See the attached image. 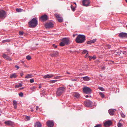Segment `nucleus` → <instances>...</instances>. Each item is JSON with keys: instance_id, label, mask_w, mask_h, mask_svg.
Wrapping results in <instances>:
<instances>
[{"instance_id": "nucleus-6", "label": "nucleus", "mask_w": 127, "mask_h": 127, "mask_svg": "<svg viewBox=\"0 0 127 127\" xmlns=\"http://www.w3.org/2000/svg\"><path fill=\"white\" fill-rule=\"evenodd\" d=\"M90 2L89 0H83L82 1L83 5L86 6H89Z\"/></svg>"}, {"instance_id": "nucleus-61", "label": "nucleus", "mask_w": 127, "mask_h": 127, "mask_svg": "<svg viewBox=\"0 0 127 127\" xmlns=\"http://www.w3.org/2000/svg\"><path fill=\"white\" fill-rule=\"evenodd\" d=\"M67 73L68 74H70V73L68 72H67Z\"/></svg>"}, {"instance_id": "nucleus-24", "label": "nucleus", "mask_w": 127, "mask_h": 127, "mask_svg": "<svg viewBox=\"0 0 127 127\" xmlns=\"http://www.w3.org/2000/svg\"><path fill=\"white\" fill-rule=\"evenodd\" d=\"M22 83H18L17 85H16L15 86V87L16 88H18L22 86Z\"/></svg>"}, {"instance_id": "nucleus-62", "label": "nucleus", "mask_w": 127, "mask_h": 127, "mask_svg": "<svg viewBox=\"0 0 127 127\" xmlns=\"http://www.w3.org/2000/svg\"><path fill=\"white\" fill-rule=\"evenodd\" d=\"M105 69V67H102V69Z\"/></svg>"}, {"instance_id": "nucleus-34", "label": "nucleus", "mask_w": 127, "mask_h": 127, "mask_svg": "<svg viewBox=\"0 0 127 127\" xmlns=\"http://www.w3.org/2000/svg\"><path fill=\"white\" fill-rule=\"evenodd\" d=\"M65 44L64 43V42L62 41L60 43V45L61 46H64Z\"/></svg>"}, {"instance_id": "nucleus-56", "label": "nucleus", "mask_w": 127, "mask_h": 127, "mask_svg": "<svg viewBox=\"0 0 127 127\" xmlns=\"http://www.w3.org/2000/svg\"><path fill=\"white\" fill-rule=\"evenodd\" d=\"M20 75L21 76H22L23 75V73H20Z\"/></svg>"}, {"instance_id": "nucleus-18", "label": "nucleus", "mask_w": 127, "mask_h": 127, "mask_svg": "<svg viewBox=\"0 0 127 127\" xmlns=\"http://www.w3.org/2000/svg\"><path fill=\"white\" fill-rule=\"evenodd\" d=\"M73 96L76 98H78L80 97V95L78 93L74 92L73 93Z\"/></svg>"}, {"instance_id": "nucleus-37", "label": "nucleus", "mask_w": 127, "mask_h": 127, "mask_svg": "<svg viewBox=\"0 0 127 127\" xmlns=\"http://www.w3.org/2000/svg\"><path fill=\"white\" fill-rule=\"evenodd\" d=\"M88 52L86 50H84L82 52V53L83 54H85L86 53Z\"/></svg>"}, {"instance_id": "nucleus-8", "label": "nucleus", "mask_w": 127, "mask_h": 127, "mask_svg": "<svg viewBox=\"0 0 127 127\" xmlns=\"http://www.w3.org/2000/svg\"><path fill=\"white\" fill-rule=\"evenodd\" d=\"M48 127H52L54 125V122L53 121L48 120L46 123Z\"/></svg>"}, {"instance_id": "nucleus-47", "label": "nucleus", "mask_w": 127, "mask_h": 127, "mask_svg": "<svg viewBox=\"0 0 127 127\" xmlns=\"http://www.w3.org/2000/svg\"><path fill=\"white\" fill-rule=\"evenodd\" d=\"M57 81V80H53L51 81V83H54Z\"/></svg>"}, {"instance_id": "nucleus-32", "label": "nucleus", "mask_w": 127, "mask_h": 127, "mask_svg": "<svg viewBox=\"0 0 127 127\" xmlns=\"http://www.w3.org/2000/svg\"><path fill=\"white\" fill-rule=\"evenodd\" d=\"M118 127H122L123 125L120 122L118 123L117 124Z\"/></svg>"}, {"instance_id": "nucleus-1", "label": "nucleus", "mask_w": 127, "mask_h": 127, "mask_svg": "<svg viewBox=\"0 0 127 127\" xmlns=\"http://www.w3.org/2000/svg\"><path fill=\"white\" fill-rule=\"evenodd\" d=\"M85 40V37L83 35H78L75 39L76 42L78 43H81L84 42Z\"/></svg>"}, {"instance_id": "nucleus-49", "label": "nucleus", "mask_w": 127, "mask_h": 127, "mask_svg": "<svg viewBox=\"0 0 127 127\" xmlns=\"http://www.w3.org/2000/svg\"><path fill=\"white\" fill-rule=\"evenodd\" d=\"M89 59L90 61H91V60L92 59V57L91 56H89Z\"/></svg>"}, {"instance_id": "nucleus-7", "label": "nucleus", "mask_w": 127, "mask_h": 127, "mask_svg": "<svg viewBox=\"0 0 127 127\" xmlns=\"http://www.w3.org/2000/svg\"><path fill=\"white\" fill-rule=\"evenodd\" d=\"M48 16L46 14L41 16L40 17V20L42 21H45L47 20Z\"/></svg>"}, {"instance_id": "nucleus-9", "label": "nucleus", "mask_w": 127, "mask_h": 127, "mask_svg": "<svg viewBox=\"0 0 127 127\" xmlns=\"http://www.w3.org/2000/svg\"><path fill=\"white\" fill-rule=\"evenodd\" d=\"M61 40L65 44H69V39L68 38H63Z\"/></svg>"}, {"instance_id": "nucleus-21", "label": "nucleus", "mask_w": 127, "mask_h": 127, "mask_svg": "<svg viewBox=\"0 0 127 127\" xmlns=\"http://www.w3.org/2000/svg\"><path fill=\"white\" fill-rule=\"evenodd\" d=\"M83 80L85 81H88L90 80V78L88 76H86L82 77Z\"/></svg>"}, {"instance_id": "nucleus-28", "label": "nucleus", "mask_w": 127, "mask_h": 127, "mask_svg": "<svg viewBox=\"0 0 127 127\" xmlns=\"http://www.w3.org/2000/svg\"><path fill=\"white\" fill-rule=\"evenodd\" d=\"M16 11L17 12H21L24 11V10L21 8H16Z\"/></svg>"}, {"instance_id": "nucleus-29", "label": "nucleus", "mask_w": 127, "mask_h": 127, "mask_svg": "<svg viewBox=\"0 0 127 127\" xmlns=\"http://www.w3.org/2000/svg\"><path fill=\"white\" fill-rule=\"evenodd\" d=\"M58 21L60 22H62L63 21V19L62 17H60L59 18L57 19Z\"/></svg>"}, {"instance_id": "nucleus-58", "label": "nucleus", "mask_w": 127, "mask_h": 127, "mask_svg": "<svg viewBox=\"0 0 127 127\" xmlns=\"http://www.w3.org/2000/svg\"><path fill=\"white\" fill-rule=\"evenodd\" d=\"M89 96L88 95H86L85 96L87 98L88 97H89Z\"/></svg>"}, {"instance_id": "nucleus-64", "label": "nucleus", "mask_w": 127, "mask_h": 127, "mask_svg": "<svg viewBox=\"0 0 127 127\" xmlns=\"http://www.w3.org/2000/svg\"><path fill=\"white\" fill-rule=\"evenodd\" d=\"M126 2L127 3V0H125Z\"/></svg>"}, {"instance_id": "nucleus-10", "label": "nucleus", "mask_w": 127, "mask_h": 127, "mask_svg": "<svg viewBox=\"0 0 127 127\" xmlns=\"http://www.w3.org/2000/svg\"><path fill=\"white\" fill-rule=\"evenodd\" d=\"M2 57L4 59L8 61H10L12 60V59L10 57L4 54H3Z\"/></svg>"}, {"instance_id": "nucleus-16", "label": "nucleus", "mask_w": 127, "mask_h": 127, "mask_svg": "<svg viewBox=\"0 0 127 127\" xmlns=\"http://www.w3.org/2000/svg\"><path fill=\"white\" fill-rule=\"evenodd\" d=\"M53 76L52 74H47L44 76L43 78L44 79L50 78L52 77Z\"/></svg>"}, {"instance_id": "nucleus-46", "label": "nucleus", "mask_w": 127, "mask_h": 127, "mask_svg": "<svg viewBox=\"0 0 127 127\" xmlns=\"http://www.w3.org/2000/svg\"><path fill=\"white\" fill-rule=\"evenodd\" d=\"M7 51V53H9L10 52V49H6Z\"/></svg>"}, {"instance_id": "nucleus-25", "label": "nucleus", "mask_w": 127, "mask_h": 127, "mask_svg": "<svg viewBox=\"0 0 127 127\" xmlns=\"http://www.w3.org/2000/svg\"><path fill=\"white\" fill-rule=\"evenodd\" d=\"M10 77L11 78H16L17 77V75L15 73H14L10 75Z\"/></svg>"}, {"instance_id": "nucleus-52", "label": "nucleus", "mask_w": 127, "mask_h": 127, "mask_svg": "<svg viewBox=\"0 0 127 127\" xmlns=\"http://www.w3.org/2000/svg\"><path fill=\"white\" fill-rule=\"evenodd\" d=\"M111 46L110 45H108V48L109 49H110L111 48Z\"/></svg>"}, {"instance_id": "nucleus-14", "label": "nucleus", "mask_w": 127, "mask_h": 127, "mask_svg": "<svg viewBox=\"0 0 127 127\" xmlns=\"http://www.w3.org/2000/svg\"><path fill=\"white\" fill-rule=\"evenodd\" d=\"M4 124L8 126L12 125H13V123L12 121L10 120L6 121L4 122Z\"/></svg>"}, {"instance_id": "nucleus-4", "label": "nucleus", "mask_w": 127, "mask_h": 127, "mask_svg": "<svg viewBox=\"0 0 127 127\" xmlns=\"http://www.w3.org/2000/svg\"><path fill=\"white\" fill-rule=\"evenodd\" d=\"M6 12L4 10L0 9V21L4 19L6 17Z\"/></svg>"}, {"instance_id": "nucleus-45", "label": "nucleus", "mask_w": 127, "mask_h": 127, "mask_svg": "<svg viewBox=\"0 0 127 127\" xmlns=\"http://www.w3.org/2000/svg\"><path fill=\"white\" fill-rule=\"evenodd\" d=\"M88 52L87 54H86V55L85 56V58H87V57L88 56Z\"/></svg>"}, {"instance_id": "nucleus-15", "label": "nucleus", "mask_w": 127, "mask_h": 127, "mask_svg": "<svg viewBox=\"0 0 127 127\" xmlns=\"http://www.w3.org/2000/svg\"><path fill=\"white\" fill-rule=\"evenodd\" d=\"M115 110H116L115 109H111L109 110L108 112L111 115H113L114 114V113L115 112Z\"/></svg>"}, {"instance_id": "nucleus-2", "label": "nucleus", "mask_w": 127, "mask_h": 127, "mask_svg": "<svg viewBox=\"0 0 127 127\" xmlns=\"http://www.w3.org/2000/svg\"><path fill=\"white\" fill-rule=\"evenodd\" d=\"M37 18H36L32 19L29 22V27L31 28H34L38 24Z\"/></svg>"}, {"instance_id": "nucleus-13", "label": "nucleus", "mask_w": 127, "mask_h": 127, "mask_svg": "<svg viewBox=\"0 0 127 127\" xmlns=\"http://www.w3.org/2000/svg\"><path fill=\"white\" fill-rule=\"evenodd\" d=\"M54 26L53 24L51 22L46 24L45 27L46 28H51Z\"/></svg>"}, {"instance_id": "nucleus-27", "label": "nucleus", "mask_w": 127, "mask_h": 127, "mask_svg": "<svg viewBox=\"0 0 127 127\" xmlns=\"http://www.w3.org/2000/svg\"><path fill=\"white\" fill-rule=\"evenodd\" d=\"M100 96L102 98H104L105 96L103 92H100L99 93Z\"/></svg>"}, {"instance_id": "nucleus-31", "label": "nucleus", "mask_w": 127, "mask_h": 127, "mask_svg": "<svg viewBox=\"0 0 127 127\" xmlns=\"http://www.w3.org/2000/svg\"><path fill=\"white\" fill-rule=\"evenodd\" d=\"M36 87L35 86H33L32 87L31 89V90L33 92L35 90Z\"/></svg>"}, {"instance_id": "nucleus-60", "label": "nucleus", "mask_w": 127, "mask_h": 127, "mask_svg": "<svg viewBox=\"0 0 127 127\" xmlns=\"http://www.w3.org/2000/svg\"><path fill=\"white\" fill-rule=\"evenodd\" d=\"M31 111L32 112V111H33V109H32V108H31Z\"/></svg>"}, {"instance_id": "nucleus-22", "label": "nucleus", "mask_w": 127, "mask_h": 127, "mask_svg": "<svg viewBox=\"0 0 127 127\" xmlns=\"http://www.w3.org/2000/svg\"><path fill=\"white\" fill-rule=\"evenodd\" d=\"M41 125L39 122H37L34 125L35 127H41Z\"/></svg>"}, {"instance_id": "nucleus-63", "label": "nucleus", "mask_w": 127, "mask_h": 127, "mask_svg": "<svg viewBox=\"0 0 127 127\" xmlns=\"http://www.w3.org/2000/svg\"><path fill=\"white\" fill-rule=\"evenodd\" d=\"M74 4H75V5H76V3H75V2H74Z\"/></svg>"}, {"instance_id": "nucleus-40", "label": "nucleus", "mask_w": 127, "mask_h": 127, "mask_svg": "<svg viewBox=\"0 0 127 127\" xmlns=\"http://www.w3.org/2000/svg\"><path fill=\"white\" fill-rule=\"evenodd\" d=\"M34 80L33 79H31L30 80V82L31 83H32L34 82Z\"/></svg>"}, {"instance_id": "nucleus-44", "label": "nucleus", "mask_w": 127, "mask_h": 127, "mask_svg": "<svg viewBox=\"0 0 127 127\" xmlns=\"http://www.w3.org/2000/svg\"><path fill=\"white\" fill-rule=\"evenodd\" d=\"M121 115L122 117L123 118L125 117V115L124 114H123V113H121Z\"/></svg>"}, {"instance_id": "nucleus-36", "label": "nucleus", "mask_w": 127, "mask_h": 127, "mask_svg": "<svg viewBox=\"0 0 127 127\" xmlns=\"http://www.w3.org/2000/svg\"><path fill=\"white\" fill-rule=\"evenodd\" d=\"M17 101L15 100L13 101V105H17Z\"/></svg>"}, {"instance_id": "nucleus-43", "label": "nucleus", "mask_w": 127, "mask_h": 127, "mask_svg": "<svg viewBox=\"0 0 127 127\" xmlns=\"http://www.w3.org/2000/svg\"><path fill=\"white\" fill-rule=\"evenodd\" d=\"M19 95L20 96L22 97L23 95V94L22 93H21L19 94Z\"/></svg>"}, {"instance_id": "nucleus-57", "label": "nucleus", "mask_w": 127, "mask_h": 127, "mask_svg": "<svg viewBox=\"0 0 127 127\" xmlns=\"http://www.w3.org/2000/svg\"><path fill=\"white\" fill-rule=\"evenodd\" d=\"M41 84H40L39 85V88H41Z\"/></svg>"}, {"instance_id": "nucleus-26", "label": "nucleus", "mask_w": 127, "mask_h": 127, "mask_svg": "<svg viewBox=\"0 0 127 127\" xmlns=\"http://www.w3.org/2000/svg\"><path fill=\"white\" fill-rule=\"evenodd\" d=\"M54 15L55 16L57 19L61 17L59 14L57 13H55L54 14Z\"/></svg>"}, {"instance_id": "nucleus-33", "label": "nucleus", "mask_w": 127, "mask_h": 127, "mask_svg": "<svg viewBox=\"0 0 127 127\" xmlns=\"http://www.w3.org/2000/svg\"><path fill=\"white\" fill-rule=\"evenodd\" d=\"M98 89L101 91H104L105 90L104 89V88L102 87H99L98 88Z\"/></svg>"}, {"instance_id": "nucleus-59", "label": "nucleus", "mask_w": 127, "mask_h": 127, "mask_svg": "<svg viewBox=\"0 0 127 127\" xmlns=\"http://www.w3.org/2000/svg\"><path fill=\"white\" fill-rule=\"evenodd\" d=\"M58 78V77H55V79H57Z\"/></svg>"}, {"instance_id": "nucleus-42", "label": "nucleus", "mask_w": 127, "mask_h": 127, "mask_svg": "<svg viewBox=\"0 0 127 127\" xmlns=\"http://www.w3.org/2000/svg\"><path fill=\"white\" fill-rule=\"evenodd\" d=\"M101 124H98L95 126L94 127H101Z\"/></svg>"}, {"instance_id": "nucleus-41", "label": "nucleus", "mask_w": 127, "mask_h": 127, "mask_svg": "<svg viewBox=\"0 0 127 127\" xmlns=\"http://www.w3.org/2000/svg\"><path fill=\"white\" fill-rule=\"evenodd\" d=\"M92 58L93 60H95L96 59V57L95 55L93 57H92Z\"/></svg>"}, {"instance_id": "nucleus-30", "label": "nucleus", "mask_w": 127, "mask_h": 127, "mask_svg": "<svg viewBox=\"0 0 127 127\" xmlns=\"http://www.w3.org/2000/svg\"><path fill=\"white\" fill-rule=\"evenodd\" d=\"M10 41V39H6L3 40L2 41V43H4L6 42H9Z\"/></svg>"}, {"instance_id": "nucleus-17", "label": "nucleus", "mask_w": 127, "mask_h": 127, "mask_svg": "<svg viewBox=\"0 0 127 127\" xmlns=\"http://www.w3.org/2000/svg\"><path fill=\"white\" fill-rule=\"evenodd\" d=\"M92 102H84V104L85 106L86 107H89L91 105V103Z\"/></svg>"}, {"instance_id": "nucleus-55", "label": "nucleus", "mask_w": 127, "mask_h": 127, "mask_svg": "<svg viewBox=\"0 0 127 127\" xmlns=\"http://www.w3.org/2000/svg\"><path fill=\"white\" fill-rule=\"evenodd\" d=\"M39 107L38 106H36V109L37 110L38 109Z\"/></svg>"}, {"instance_id": "nucleus-35", "label": "nucleus", "mask_w": 127, "mask_h": 127, "mask_svg": "<svg viewBox=\"0 0 127 127\" xmlns=\"http://www.w3.org/2000/svg\"><path fill=\"white\" fill-rule=\"evenodd\" d=\"M26 59L28 60H30L31 59V57L29 55L27 56L26 57Z\"/></svg>"}, {"instance_id": "nucleus-38", "label": "nucleus", "mask_w": 127, "mask_h": 127, "mask_svg": "<svg viewBox=\"0 0 127 127\" xmlns=\"http://www.w3.org/2000/svg\"><path fill=\"white\" fill-rule=\"evenodd\" d=\"M24 33V32L23 31H20L19 32V35H22Z\"/></svg>"}, {"instance_id": "nucleus-19", "label": "nucleus", "mask_w": 127, "mask_h": 127, "mask_svg": "<svg viewBox=\"0 0 127 127\" xmlns=\"http://www.w3.org/2000/svg\"><path fill=\"white\" fill-rule=\"evenodd\" d=\"M58 55V52L56 51L54 52L53 53L51 54H50L51 56L52 57H56Z\"/></svg>"}, {"instance_id": "nucleus-39", "label": "nucleus", "mask_w": 127, "mask_h": 127, "mask_svg": "<svg viewBox=\"0 0 127 127\" xmlns=\"http://www.w3.org/2000/svg\"><path fill=\"white\" fill-rule=\"evenodd\" d=\"M26 119H27V120H30V117L29 116H26Z\"/></svg>"}, {"instance_id": "nucleus-11", "label": "nucleus", "mask_w": 127, "mask_h": 127, "mask_svg": "<svg viewBox=\"0 0 127 127\" xmlns=\"http://www.w3.org/2000/svg\"><path fill=\"white\" fill-rule=\"evenodd\" d=\"M119 35L120 37L127 38V33L125 32H121L119 34Z\"/></svg>"}, {"instance_id": "nucleus-20", "label": "nucleus", "mask_w": 127, "mask_h": 127, "mask_svg": "<svg viewBox=\"0 0 127 127\" xmlns=\"http://www.w3.org/2000/svg\"><path fill=\"white\" fill-rule=\"evenodd\" d=\"M96 40V39H94L92 40L88 41L87 42V43L88 44H90L95 42Z\"/></svg>"}, {"instance_id": "nucleus-54", "label": "nucleus", "mask_w": 127, "mask_h": 127, "mask_svg": "<svg viewBox=\"0 0 127 127\" xmlns=\"http://www.w3.org/2000/svg\"><path fill=\"white\" fill-rule=\"evenodd\" d=\"M75 8H71V10L73 11H74L75 10Z\"/></svg>"}, {"instance_id": "nucleus-3", "label": "nucleus", "mask_w": 127, "mask_h": 127, "mask_svg": "<svg viewBox=\"0 0 127 127\" xmlns=\"http://www.w3.org/2000/svg\"><path fill=\"white\" fill-rule=\"evenodd\" d=\"M66 88L64 87H60L58 88L56 92V94L58 96L61 95L65 91Z\"/></svg>"}, {"instance_id": "nucleus-48", "label": "nucleus", "mask_w": 127, "mask_h": 127, "mask_svg": "<svg viewBox=\"0 0 127 127\" xmlns=\"http://www.w3.org/2000/svg\"><path fill=\"white\" fill-rule=\"evenodd\" d=\"M53 46L55 48H56L57 47V46L54 44L53 45Z\"/></svg>"}, {"instance_id": "nucleus-5", "label": "nucleus", "mask_w": 127, "mask_h": 127, "mask_svg": "<svg viewBox=\"0 0 127 127\" xmlns=\"http://www.w3.org/2000/svg\"><path fill=\"white\" fill-rule=\"evenodd\" d=\"M83 92L87 94H90L91 92V90L90 88L88 87H85L83 88Z\"/></svg>"}, {"instance_id": "nucleus-12", "label": "nucleus", "mask_w": 127, "mask_h": 127, "mask_svg": "<svg viewBox=\"0 0 127 127\" xmlns=\"http://www.w3.org/2000/svg\"><path fill=\"white\" fill-rule=\"evenodd\" d=\"M112 124V122L109 120L106 121L104 123V126L105 127L109 126Z\"/></svg>"}, {"instance_id": "nucleus-50", "label": "nucleus", "mask_w": 127, "mask_h": 127, "mask_svg": "<svg viewBox=\"0 0 127 127\" xmlns=\"http://www.w3.org/2000/svg\"><path fill=\"white\" fill-rule=\"evenodd\" d=\"M15 67L17 68V69H18L19 68V66L17 65H15Z\"/></svg>"}, {"instance_id": "nucleus-53", "label": "nucleus", "mask_w": 127, "mask_h": 127, "mask_svg": "<svg viewBox=\"0 0 127 127\" xmlns=\"http://www.w3.org/2000/svg\"><path fill=\"white\" fill-rule=\"evenodd\" d=\"M76 6H75V7H73V5H71V8H75V7H76Z\"/></svg>"}, {"instance_id": "nucleus-51", "label": "nucleus", "mask_w": 127, "mask_h": 127, "mask_svg": "<svg viewBox=\"0 0 127 127\" xmlns=\"http://www.w3.org/2000/svg\"><path fill=\"white\" fill-rule=\"evenodd\" d=\"M14 106V108L15 109H16L17 108V105H13Z\"/></svg>"}, {"instance_id": "nucleus-23", "label": "nucleus", "mask_w": 127, "mask_h": 127, "mask_svg": "<svg viewBox=\"0 0 127 127\" xmlns=\"http://www.w3.org/2000/svg\"><path fill=\"white\" fill-rule=\"evenodd\" d=\"M33 76L32 74H27L25 77V78L28 79L31 78L33 77Z\"/></svg>"}]
</instances>
